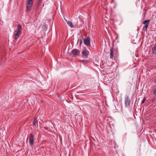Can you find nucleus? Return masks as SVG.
Wrapping results in <instances>:
<instances>
[{
  "mask_svg": "<svg viewBox=\"0 0 156 156\" xmlns=\"http://www.w3.org/2000/svg\"><path fill=\"white\" fill-rule=\"evenodd\" d=\"M22 27L20 24H19L17 26V27L16 30L14 32V38L16 40L17 39L19 36L22 33Z\"/></svg>",
  "mask_w": 156,
  "mask_h": 156,
  "instance_id": "nucleus-1",
  "label": "nucleus"
},
{
  "mask_svg": "<svg viewBox=\"0 0 156 156\" xmlns=\"http://www.w3.org/2000/svg\"><path fill=\"white\" fill-rule=\"evenodd\" d=\"M33 3V0H27L26 9L27 11H29L31 9Z\"/></svg>",
  "mask_w": 156,
  "mask_h": 156,
  "instance_id": "nucleus-2",
  "label": "nucleus"
},
{
  "mask_svg": "<svg viewBox=\"0 0 156 156\" xmlns=\"http://www.w3.org/2000/svg\"><path fill=\"white\" fill-rule=\"evenodd\" d=\"M124 103L125 106L126 107H129L130 105V101L129 97L126 95L125 98Z\"/></svg>",
  "mask_w": 156,
  "mask_h": 156,
  "instance_id": "nucleus-3",
  "label": "nucleus"
},
{
  "mask_svg": "<svg viewBox=\"0 0 156 156\" xmlns=\"http://www.w3.org/2000/svg\"><path fill=\"white\" fill-rule=\"evenodd\" d=\"M115 50L113 48H111L110 50V58L113 60L115 59V57L114 56V53Z\"/></svg>",
  "mask_w": 156,
  "mask_h": 156,
  "instance_id": "nucleus-4",
  "label": "nucleus"
},
{
  "mask_svg": "<svg viewBox=\"0 0 156 156\" xmlns=\"http://www.w3.org/2000/svg\"><path fill=\"white\" fill-rule=\"evenodd\" d=\"M150 20H145L144 22H143V24H144V26L143 28V29L144 30V28H145V30H144L146 32H147V28L148 25L150 24Z\"/></svg>",
  "mask_w": 156,
  "mask_h": 156,
  "instance_id": "nucleus-5",
  "label": "nucleus"
},
{
  "mask_svg": "<svg viewBox=\"0 0 156 156\" xmlns=\"http://www.w3.org/2000/svg\"><path fill=\"white\" fill-rule=\"evenodd\" d=\"M34 136L32 134H30L29 138V143L30 145L31 146H33L34 144Z\"/></svg>",
  "mask_w": 156,
  "mask_h": 156,
  "instance_id": "nucleus-6",
  "label": "nucleus"
},
{
  "mask_svg": "<svg viewBox=\"0 0 156 156\" xmlns=\"http://www.w3.org/2000/svg\"><path fill=\"white\" fill-rule=\"evenodd\" d=\"M84 43L85 44L88 46H90V39L89 37H86L84 39Z\"/></svg>",
  "mask_w": 156,
  "mask_h": 156,
  "instance_id": "nucleus-7",
  "label": "nucleus"
},
{
  "mask_svg": "<svg viewBox=\"0 0 156 156\" xmlns=\"http://www.w3.org/2000/svg\"><path fill=\"white\" fill-rule=\"evenodd\" d=\"M71 52L72 55L74 56L79 55L80 53V51L76 49H74L72 50Z\"/></svg>",
  "mask_w": 156,
  "mask_h": 156,
  "instance_id": "nucleus-8",
  "label": "nucleus"
},
{
  "mask_svg": "<svg viewBox=\"0 0 156 156\" xmlns=\"http://www.w3.org/2000/svg\"><path fill=\"white\" fill-rule=\"evenodd\" d=\"M82 53L85 58L87 57L89 54V51L87 50L83 51Z\"/></svg>",
  "mask_w": 156,
  "mask_h": 156,
  "instance_id": "nucleus-9",
  "label": "nucleus"
},
{
  "mask_svg": "<svg viewBox=\"0 0 156 156\" xmlns=\"http://www.w3.org/2000/svg\"><path fill=\"white\" fill-rule=\"evenodd\" d=\"M67 24L71 28H73L74 27L72 22L69 21H67L66 20H65Z\"/></svg>",
  "mask_w": 156,
  "mask_h": 156,
  "instance_id": "nucleus-10",
  "label": "nucleus"
},
{
  "mask_svg": "<svg viewBox=\"0 0 156 156\" xmlns=\"http://www.w3.org/2000/svg\"><path fill=\"white\" fill-rule=\"evenodd\" d=\"M152 50L153 54L156 56V43L152 48Z\"/></svg>",
  "mask_w": 156,
  "mask_h": 156,
  "instance_id": "nucleus-11",
  "label": "nucleus"
},
{
  "mask_svg": "<svg viewBox=\"0 0 156 156\" xmlns=\"http://www.w3.org/2000/svg\"><path fill=\"white\" fill-rule=\"evenodd\" d=\"M42 0H37L36 1V5L38 6L41 3Z\"/></svg>",
  "mask_w": 156,
  "mask_h": 156,
  "instance_id": "nucleus-12",
  "label": "nucleus"
},
{
  "mask_svg": "<svg viewBox=\"0 0 156 156\" xmlns=\"http://www.w3.org/2000/svg\"><path fill=\"white\" fill-rule=\"evenodd\" d=\"M37 121V118H35L34 119V121L33 122V126H35L36 125V122Z\"/></svg>",
  "mask_w": 156,
  "mask_h": 156,
  "instance_id": "nucleus-13",
  "label": "nucleus"
},
{
  "mask_svg": "<svg viewBox=\"0 0 156 156\" xmlns=\"http://www.w3.org/2000/svg\"><path fill=\"white\" fill-rule=\"evenodd\" d=\"M146 100V99L145 98H144L142 101V103L143 104Z\"/></svg>",
  "mask_w": 156,
  "mask_h": 156,
  "instance_id": "nucleus-14",
  "label": "nucleus"
},
{
  "mask_svg": "<svg viewBox=\"0 0 156 156\" xmlns=\"http://www.w3.org/2000/svg\"><path fill=\"white\" fill-rule=\"evenodd\" d=\"M153 94L156 95V90H154L153 91Z\"/></svg>",
  "mask_w": 156,
  "mask_h": 156,
  "instance_id": "nucleus-15",
  "label": "nucleus"
},
{
  "mask_svg": "<svg viewBox=\"0 0 156 156\" xmlns=\"http://www.w3.org/2000/svg\"><path fill=\"white\" fill-rule=\"evenodd\" d=\"M79 43H80V45L82 43V40H80V41Z\"/></svg>",
  "mask_w": 156,
  "mask_h": 156,
  "instance_id": "nucleus-16",
  "label": "nucleus"
},
{
  "mask_svg": "<svg viewBox=\"0 0 156 156\" xmlns=\"http://www.w3.org/2000/svg\"><path fill=\"white\" fill-rule=\"evenodd\" d=\"M43 128L46 130H47L48 129V128L46 127H44Z\"/></svg>",
  "mask_w": 156,
  "mask_h": 156,
  "instance_id": "nucleus-17",
  "label": "nucleus"
},
{
  "mask_svg": "<svg viewBox=\"0 0 156 156\" xmlns=\"http://www.w3.org/2000/svg\"><path fill=\"white\" fill-rule=\"evenodd\" d=\"M154 83H156V80H155V81H154Z\"/></svg>",
  "mask_w": 156,
  "mask_h": 156,
  "instance_id": "nucleus-18",
  "label": "nucleus"
},
{
  "mask_svg": "<svg viewBox=\"0 0 156 156\" xmlns=\"http://www.w3.org/2000/svg\"><path fill=\"white\" fill-rule=\"evenodd\" d=\"M155 68H156V65H155Z\"/></svg>",
  "mask_w": 156,
  "mask_h": 156,
  "instance_id": "nucleus-19",
  "label": "nucleus"
},
{
  "mask_svg": "<svg viewBox=\"0 0 156 156\" xmlns=\"http://www.w3.org/2000/svg\"><path fill=\"white\" fill-rule=\"evenodd\" d=\"M155 131L156 132V129L155 130Z\"/></svg>",
  "mask_w": 156,
  "mask_h": 156,
  "instance_id": "nucleus-20",
  "label": "nucleus"
}]
</instances>
